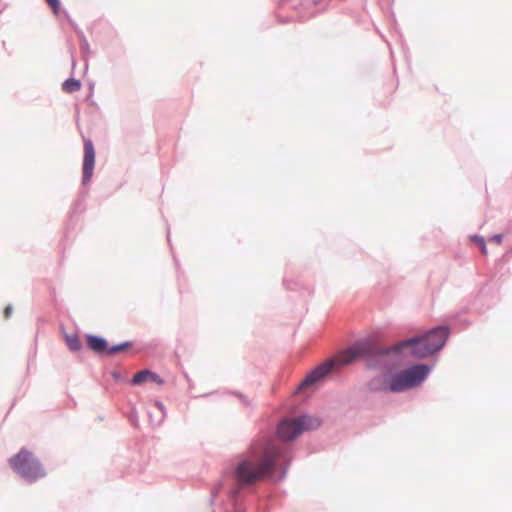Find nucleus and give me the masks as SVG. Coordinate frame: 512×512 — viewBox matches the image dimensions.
Wrapping results in <instances>:
<instances>
[{
    "label": "nucleus",
    "instance_id": "obj_12",
    "mask_svg": "<svg viewBox=\"0 0 512 512\" xmlns=\"http://www.w3.org/2000/svg\"><path fill=\"white\" fill-rule=\"evenodd\" d=\"M65 341L68 348L73 352L79 351L82 348L81 340L77 334L66 335Z\"/></svg>",
    "mask_w": 512,
    "mask_h": 512
},
{
    "label": "nucleus",
    "instance_id": "obj_19",
    "mask_svg": "<svg viewBox=\"0 0 512 512\" xmlns=\"http://www.w3.org/2000/svg\"><path fill=\"white\" fill-rule=\"evenodd\" d=\"M75 66V60H74V57L72 56V67L74 68Z\"/></svg>",
    "mask_w": 512,
    "mask_h": 512
},
{
    "label": "nucleus",
    "instance_id": "obj_11",
    "mask_svg": "<svg viewBox=\"0 0 512 512\" xmlns=\"http://www.w3.org/2000/svg\"><path fill=\"white\" fill-rule=\"evenodd\" d=\"M81 88V82L73 77L68 78L62 84V90L66 93H74Z\"/></svg>",
    "mask_w": 512,
    "mask_h": 512
},
{
    "label": "nucleus",
    "instance_id": "obj_7",
    "mask_svg": "<svg viewBox=\"0 0 512 512\" xmlns=\"http://www.w3.org/2000/svg\"><path fill=\"white\" fill-rule=\"evenodd\" d=\"M95 167V148L91 139H84V156L82 165V184L87 185Z\"/></svg>",
    "mask_w": 512,
    "mask_h": 512
},
{
    "label": "nucleus",
    "instance_id": "obj_2",
    "mask_svg": "<svg viewBox=\"0 0 512 512\" xmlns=\"http://www.w3.org/2000/svg\"><path fill=\"white\" fill-rule=\"evenodd\" d=\"M447 337V328L438 327L422 337H415L398 343L393 351L398 353L403 349H409V355L416 358H425L439 351L444 346Z\"/></svg>",
    "mask_w": 512,
    "mask_h": 512
},
{
    "label": "nucleus",
    "instance_id": "obj_8",
    "mask_svg": "<svg viewBox=\"0 0 512 512\" xmlns=\"http://www.w3.org/2000/svg\"><path fill=\"white\" fill-rule=\"evenodd\" d=\"M430 369L425 364L415 365L407 370H404L405 377L408 379V383L411 388L419 385L427 377Z\"/></svg>",
    "mask_w": 512,
    "mask_h": 512
},
{
    "label": "nucleus",
    "instance_id": "obj_14",
    "mask_svg": "<svg viewBox=\"0 0 512 512\" xmlns=\"http://www.w3.org/2000/svg\"><path fill=\"white\" fill-rule=\"evenodd\" d=\"M80 50L83 55H86L89 52V43L83 34L80 36Z\"/></svg>",
    "mask_w": 512,
    "mask_h": 512
},
{
    "label": "nucleus",
    "instance_id": "obj_6",
    "mask_svg": "<svg viewBox=\"0 0 512 512\" xmlns=\"http://www.w3.org/2000/svg\"><path fill=\"white\" fill-rule=\"evenodd\" d=\"M86 344L91 351L99 356H112L128 350V340L110 346L104 337L93 334L86 335Z\"/></svg>",
    "mask_w": 512,
    "mask_h": 512
},
{
    "label": "nucleus",
    "instance_id": "obj_1",
    "mask_svg": "<svg viewBox=\"0 0 512 512\" xmlns=\"http://www.w3.org/2000/svg\"><path fill=\"white\" fill-rule=\"evenodd\" d=\"M282 450L276 444H268L263 449L253 448L240 460L234 474L240 487L250 486L270 477L279 466Z\"/></svg>",
    "mask_w": 512,
    "mask_h": 512
},
{
    "label": "nucleus",
    "instance_id": "obj_9",
    "mask_svg": "<svg viewBox=\"0 0 512 512\" xmlns=\"http://www.w3.org/2000/svg\"><path fill=\"white\" fill-rule=\"evenodd\" d=\"M408 379L405 377L403 371L395 374L389 383L388 390L391 392H400L407 389H410L411 386L407 381Z\"/></svg>",
    "mask_w": 512,
    "mask_h": 512
},
{
    "label": "nucleus",
    "instance_id": "obj_17",
    "mask_svg": "<svg viewBox=\"0 0 512 512\" xmlns=\"http://www.w3.org/2000/svg\"><path fill=\"white\" fill-rule=\"evenodd\" d=\"M503 236L501 234L494 235L489 239L490 242H495L496 244L502 243Z\"/></svg>",
    "mask_w": 512,
    "mask_h": 512
},
{
    "label": "nucleus",
    "instance_id": "obj_18",
    "mask_svg": "<svg viewBox=\"0 0 512 512\" xmlns=\"http://www.w3.org/2000/svg\"><path fill=\"white\" fill-rule=\"evenodd\" d=\"M12 311H13V308L11 305L6 306L4 309V317L9 318L12 314Z\"/></svg>",
    "mask_w": 512,
    "mask_h": 512
},
{
    "label": "nucleus",
    "instance_id": "obj_15",
    "mask_svg": "<svg viewBox=\"0 0 512 512\" xmlns=\"http://www.w3.org/2000/svg\"><path fill=\"white\" fill-rule=\"evenodd\" d=\"M54 14H58L60 9V0H45Z\"/></svg>",
    "mask_w": 512,
    "mask_h": 512
},
{
    "label": "nucleus",
    "instance_id": "obj_10",
    "mask_svg": "<svg viewBox=\"0 0 512 512\" xmlns=\"http://www.w3.org/2000/svg\"><path fill=\"white\" fill-rule=\"evenodd\" d=\"M133 384H142V383H157L159 385L163 384V381L158 377L157 374L149 371L143 370L136 373L132 379Z\"/></svg>",
    "mask_w": 512,
    "mask_h": 512
},
{
    "label": "nucleus",
    "instance_id": "obj_3",
    "mask_svg": "<svg viewBox=\"0 0 512 512\" xmlns=\"http://www.w3.org/2000/svg\"><path fill=\"white\" fill-rule=\"evenodd\" d=\"M361 354L362 350L357 347L339 353L334 358H331L314 368L300 383L298 389L304 390L316 386L333 370L350 364Z\"/></svg>",
    "mask_w": 512,
    "mask_h": 512
},
{
    "label": "nucleus",
    "instance_id": "obj_13",
    "mask_svg": "<svg viewBox=\"0 0 512 512\" xmlns=\"http://www.w3.org/2000/svg\"><path fill=\"white\" fill-rule=\"evenodd\" d=\"M472 240L480 247L481 249V252L486 255L487 254V248H486V244H485V240L483 237L481 236H473L472 237Z\"/></svg>",
    "mask_w": 512,
    "mask_h": 512
},
{
    "label": "nucleus",
    "instance_id": "obj_4",
    "mask_svg": "<svg viewBox=\"0 0 512 512\" xmlns=\"http://www.w3.org/2000/svg\"><path fill=\"white\" fill-rule=\"evenodd\" d=\"M12 470L28 483H34L46 476L40 460L25 447L9 459Z\"/></svg>",
    "mask_w": 512,
    "mask_h": 512
},
{
    "label": "nucleus",
    "instance_id": "obj_5",
    "mask_svg": "<svg viewBox=\"0 0 512 512\" xmlns=\"http://www.w3.org/2000/svg\"><path fill=\"white\" fill-rule=\"evenodd\" d=\"M320 426V421L311 416H300L293 419H285L278 426V436L284 440L289 441L298 437L302 432L316 429Z\"/></svg>",
    "mask_w": 512,
    "mask_h": 512
},
{
    "label": "nucleus",
    "instance_id": "obj_16",
    "mask_svg": "<svg viewBox=\"0 0 512 512\" xmlns=\"http://www.w3.org/2000/svg\"><path fill=\"white\" fill-rule=\"evenodd\" d=\"M112 377L115 381H119L123 377V372L121 370L115 369L112 371Z\"/></svg>",
    "mask_w": 512,
    "mask_h": 512
}]
</instances>
